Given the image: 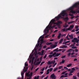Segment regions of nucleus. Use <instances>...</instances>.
Instances as JSON below:
<instances>
[{
	"label": "nucleus",
	"mask_w": 79,
	"mask_h": 79,
	"mask_svg": "<svg viewBox=\"0 0 79 79\" xmlns=\"http://www.w3.org/2000/svg\"><path fill=\"white\" fill-rule=\"evenodd\" d=\"M71 53H69L68 54V56H70V55H71Z\"/></svg>",
	"instance_id": "nucleus-58"
},
{
	"label": "nucleus",
	"mask_w": 79,
	"mask_h": 79,
	"mask_svg": "<svg viewBox=\"0 0 79 79\" xmlns=\"http://www.w3.org/2000/svg\"><path fill=\"white\" fill-rule=\"evenodd\" d=\"M63 77H64V75H62L60 77V78H62Z\"/></svg>",
	"instance_id": "nucleus-62"
},
{
	"label": "nucleus",
	"mask_w": 79,
	"mask_h": 79,
	"mask_svg": "<svg viewBox=\"0 0 79 79\" xmlns=\"http://www.w3.org/2000/svg\"><path fill=\"white\" fill-rule=\"evenodd\" d=\"M58 69V68H56L54 70V72H55L57 70V69Z\"/></svg>",
	"instance_id": "nucleus-45"
},
{
	"label": "nucleus",
	"mask_w": 79,
	"mask_h": 79,
	"mask_svg": "<svg viewBox=\"0 0 79 79\" xmlns=\"http://www.w3.org/2000/svg\"><path fill=\"white\" fill-rule=\"evenodd\" d=\"M39 76H38L37 77H35L34 79H39Z\"/></svg>",
	"instance_id": "nucleus-19"
},
{
	"label": "nucleus",
	"mask_w": 79,
	"mask_h": 79,
	"mask_svg": "<svg viewBox=\"0 0 79 79\" xmlns=\"http://www.w3.org/2000/svg\"><path fill=\"white\" fill-rule=\"evenodd\" d=\"M69 76H73V74H72L71 73H69Z\"/></svg>",
	"instance_id": "nucleus-53"
},
{
	"label": "nucleus",
	"mask_w": 79,
	"mask_h": 79,
	"mask_svg": "<svg viewBox=\"0 0 79 79\" xmlns=\"http://www.w3.org/2000/svg\"><path fill=\"white\" fill-rule=\"evenodd\" d=\"M79 30V29L78 28L75 30V31H76V32H77V31H78Z\"/></svg>",
	"instance_id": "nucleus-49"
},
{
	"label": "nucleus",
	"mask_w": 79,
	"mask_h": 79,
	"mask_svg": "<svg viewBox=\"0 0 79 79\" xmlns=\"http://www.w3.org/2000/svg\"><path fill=\"white\" fill-rule=\"evenodd\" d=\"M61 18V16L60 15L56 17L55 18V19H56V21H58L60 18Z\"/></svg>",
	"instance_id": "nucleus-4"
},
{
	"label": "nucleus",
	"mask_w": 79,
	"mask_h": 79,
	"mask_svg": "<svg viewBox=\"0 0 79 79\" xmlns=\"http://www.w3.org/2000/svg\"><path fill=\"white\" fill-rule=\"evenodd\" d=\"M53 52H50L49 53V54H50V55H52V54H53Z\"/></svg>",
	"instance_id": "nucleus-48"
},
{
	"label": "nucleus",
	"mask_w": 79,
	"mask_h": 79,
	"mask_svg": "<svg viewBox=\"0 0 79 79\" xmlns=\"http://www.w3.org/2000/svg\"><path fill=\"white\" fill-rule=\"evenodd\" d=\"M58 50V48H56V49L53 50V52H56V51H57Z\"/></svg>",
	"instance_id": "nucleus-29"
},
{
	"label": "nucleus",
	"mask_w": 79,
	"mask_h": 79,
	"mask_svg": "<svg viewBox=\"0 0 79 79\" xmlns=\"http://www.w3.org/2000/svg\"><path fill=\"white\" fill-rule=\"evenodd\" d=\"M74 18V16H72L71 17V19H73V18Z\"/></svg>",
	"instance_id": "nucleus-60"
},
{
	"label": "nucleus",
	"mask_w": 79,
	"mask_h": 79,
	"mask_svg": "<svg viewBox=\"0 0 79 79\" xmlns=\"http://www.w3.org/2000/svg\"><path fill=\"white\" fill-rule=\"evenodd\" d=\"M78 5V3H75V4L73 5L71 7H73V8L74 9V7H77V6Z\"/></svg>",
	"instance_id": "nucleus-8"
},
{
	"label": "nucleus",
	"mask_w": 79,
	"mask_h": 79,
	"mask_svg": "<svg viewBox=\"0 0 79 79\" xmlns=\"http://www.w3.org/2000/svg\"><path fill=\"white\" fill-rule=\"evenodd\" d=\"M68 37H69V33L68 34V35H67V36H66V39H68V40H69V38H68Z\"/></svg>",
	"instance_id": "nucleus-23"
},
{
	"label": "nucleus",
	"mask_w": 79,
	"mask_h": 79,
	"mask_svg": "<svg viewBox=\"0 0 79 79\" xmlns=\"http://www.w3.org/2000/svg\"><path fill=\"white\" fill-rule=\"evenodd\" d=\"M71 69L72 70H73V71H75V68L74 67V68H72Z\"/></svg>",
	"instance_id": "nucleus-42"
},
{
	"label": "nucleus",
	"mask_w": 79,
	"mask_h": 79,
	"mask_svg": "<svg viewBox=\"0 0 79 79\" xmlns=\"http://www.w3.org/2000/svg\"><path fill=\"white\" fill-rule=\"evenodd\" d=\"M49 58H52L53 57V56L52 55H49L48 56Z\"/></svg>",
	"instance_id": "nucleus-20"
},
{
	"label": "nucleus",
	"mask_w": 79,
	"mask_h": 79,
	"mask_svg": "<svg viewBox=\"0 0 79 79\" xmlns=\"http://www.w3.org/2000/svg\"><path fill=\"white\" fill-rule=\"evenodd\" d=\"M48 26L47 27H46V29H47V31H49V29L48 28Z\"/></svg>",
	"instance_id": "nucleus-33"
},
{
	"label": "nucleus",
	"mask_w": 79,
	"mask_h": 79,
	"mask_svg": "<svg viewBox=\"0 0 79 79\" xmlns=\"http://www.w3.org/2000/svg\"><path fill=\"white\" fill-rule=\"evenodd\" d=\"M47 64H52V61H50L47 62Z\"/></svg>",
	"instance_id": "nucleus-12"
},
{
	"label": "nucleus",
	"mask_w": 79,
	"mask_h": 79,
	"mask_svg": "<svg viewBox=\"0 0 79 79\" xmlns=\"http://www.w3.org/2000/svg\"><path fill=\"white\" fill-rule=\"evenodd\" d=\"M63 68V66H60L59 67V69H61Z\"/></svg>",
	"instance_id": "nucleus-39"
},
{
	"label": "nucleus",
	"mask_w": 79,
	"mask_h": 79,
	"mask_svg": "<svg viewBox=\"0 0 79 79\" xmlns=\"http://www.w3.org/2000/svg\"><path fill=\"white\" fill-rule=\"evenodd\" d=\"M36 50H37V48H35L34 50H32V53H34V51H36Z\"/></svg>",
	"instance_id": "nucleus-26"
},
{
	"label": "nucleus",
	"mask_w": 79,
	"mask_h": 79,
	"mask_svg": "<svg viewBox=\"0 0 79 79\" xmlns=\"http://www.w3.org/2000/svg\"><path fill=\"white\" fill-rule=\"evenodd\" d=\"M28 66V64L26 63H25V66Z\"/></svg>",
	"instance_id": "nucleus-35"
},
{
	"label": "nucleus",
	"mask_w": 79,
	"mask_h": 79,
	"mask_svg": "<svg viewBox=\"0 0 79 79\" xmlns=\"http://www.w3.org/2000/svg\"><path fill=\"white\" fill-rule=\"evenodd\" d=\"M75 52H78V49H76L75 50Z\"/></svg>",
	"instance_id": "nucleus-47"
},
{
	"label": "nucleus",
	"mask_w": 79,
	"mask_h": 79,
	"mask_svg": "<svg viewBox=\"0 0 79 79\" xmlns=\"http://www.w3.org/2000/svg\"><path fill=\"white\" fill-rule=\"evenodd\" d=\"M21 75L22 76H24V73L23 72H21Z\"/></svg>",
	"instance_id": "nucleus-46"
},
{
	"label": "nucleus",
	"mask_w": 79,
	"mask_h": 79,
	"mask_svg": "<svg viewBox=\"0 0 79 79\" xmlns=\"http://www.w3.org/2000/svg\"><path fill=\"white\" fill-rule=\"evenodd\" d=\"M60 48H67L68 47L66 46L63 45L62 46H60Z\"/></svg>",
	"instance_id": "nucleus-10"
},
{
	"label": "nucleus",
	"mask_w": 79,
	"mask_h": 79,
	"mask_svg": "<svg viewBox=\"0 0 79 79\" xmlns=\"http://www.w3.org/2000/svg\"><path fill=\"white\" fill-rule=\"evenodd\" d=\"M50 77L53 79H56V76H55V74L54 73H53L51 75Z\"/></svg>",
	"instance_id": "nucleus-3"
},
{
	"label": "nucleus",
	"mask_w": 79,
	"mask_h": 79,
	"mask_svg": "<svg viewBox=\"0 0 79 79\" xmlns=\"http://www.w3.org/2000/svg\"><path fill=\"white\" fill-rule=\"evenodd\" d=\"M58 23H59L58 24V25L60 26V24H62V22L59 21L58 22Z\"/></svg>",
	"instance_id": "nucleus-16"
},
{
	"label": "nucleus",
	"mask_w": 79,
	"mask_h": 79,
	"mask_svg": "<svg viewBox=\"0 0 79 79\" xmlns=\"http://www.w3.org/2000/svg\"><path fill=\"white\" fill-rule=\"evenodd\" d=\"M44 63H45V62L43 61V62H42L40 64V66L42 65V64H44Z\"/></svg>",
	"instance_id": "nucleus-34"
},
{
	"label": "nucleus",
	"mask_w": 79,
	"mask_h": 79,
	"mask_svg": "<svg viewBox=\"0 0 79 79\" xmlns=\"http://www.w3.org/2000/svg\"><path fill=\"white\" fill-rule=\"evenodd\" d=\"M65 62V60L63 59L62 60L61 63H64Z\"/></svg>",
	"instance_id": "nucleus-31"
},
{
	"label": "nucleus",
	"mask_w": 79,
	"mask_h": 79,
	"mask_svg": "<svg viewBox=\"0 0 79 79\" xmlns=\"http://www.w3.org/2000/svg\"><path fill=\"white\" fill-rule=\"evenodd\" d=\"M39 69V68H37L36 69H35V71H37Z\"/></svg>",
	"instance_id": "nucleus-57"
},
{
	"label": "nucleus",
	"mask_w": 79,
	"mask_h": 79,
	"mask_svg": "<svg viewBox=\"0 0 79 79\" xmlns=\"http://www.w3.org/2000/svg\"><path fill=\"white\" fill-rule=\"evenodd\" d=\"M64 21H65V23H66L67 22V21H68V20H69V18H68V17L65 18L64 19Z\"/></svg>",
	"instance_id": "nucleus-7"
},
{
	"label": "nucleus",
	"mask_w": 79,
	"mask_h": 79,
	"mask_svg": "<svg viewBox=\"0 0 79 79\" xmlns=\"http://www.w3.org/2000/svg\"><path fill=\"white\" fill-rule=\"evenodd\" d=\"M73 7H71L69 9V10H70L71 12L72 13H73V14H74V13H76L75 11L73 10Z\"/></svg>",
	"instance_id": "nucleus-1"
},
{
	"label": "nucleus",
	"mask_w": 79,
	"mask_h": 79,
	"mask_svg": "<svg viewBox=\"0 0 79 79\" xmlns=\"http://www.w3.org/2000/svg\"><path fill=\"white\" fill-rule=\"evenodd\" d=\"M39 44H38L37 45V44L36 45V47L37 48H38V47H39Z\"/></svg>",
	"instance_id": "nucleus-40"
},
{
	"label": "nucleus",
	"mask_w": 79,
	"mask_h": 79,
	"mask_svg": "<svg viewBox=\"0 0 79 79\" xmlns=\"http://www.w3.org/2000/svg\"><path fill=\"white\" fill-rule=\"evenodd\" d=\"M52 44V42H49V43H48V44L47 43L46 44L47 45H51Z\"/></svg>",
	"instance_id": "nucleus-30"
},
{
	"label": "nucleus",
	"mask_w": 79,
	"mask_h": 79,
	"mask_svg": "<svg viewBox=\"0 0 79 79\" xmlns=\"http://www.w3.org/2000/svg\"><path fill=\"white\" fill-rule=\"evenodd\" d=\"M74 45L73 44H72L71 45V47H74Z\"/></svg>",
	"instance_id": "nucleus-59"
},
{
	"label": "nucleus",
	"mask_w": 79,
	"mask_h": 79,
	"mask_svg": "<svg viewBox=\"0 0 79 79\" xmlns=\"http://www.w3.org/2000/svg\"><path fill=\"white\" fill-rule=\"evenodd\" d=\"M41 63V61H39V62H37L36 63V65H38V64H40Z\"/></svg>",
	"instance_id": "nucleus-17"
},
{
	"label": "nucleus",
	"mask_w": 79,
	"mask_h": 79,
	"mask_svg": "<svg viewBox=\"0 0 79 79\" xmlns=\"http://www.w3.org/2000/svg\"><path fill=\"white\" fill-rule=\"evenodd\" d=\"M75 29H77V28L79 27L78 26H75Z\"/></svg>",
	"instance_id": "nucleus-61"
},
{
	"label": "nucleus",
	"mask_w": 79,
	"mask_h": 79,
	"mask_svg": "<svg viewBox=\"0 0 79 79\" xmlns=\"http://www.w3.org/2000/svg\"><path fill=\"white\" fill-rule=\"evenodd\" d=\"M72 42H76V41H75L74 40H72Z\"/></svg>",
	"instance_id": "nucleus-55"
},
{
	"label": "nucleus",
	"mask_w": 79,
	"mask_h": 79,
	"mask_svg": "<svg viewBox=\"0 0 79 79\" xmlns=\"http://www.w3.org/2000/svg\"><path fill=\"white\" fill-rule=\"evenodd\" d=\"M72 48H73V49H75V48H77V47H72Z\"/></svg>",
	"instance_id": "nucleus-37"
},
{
	"label": "nucleus",
	"mask_w": 79,
	"mask_h": 79,
	"mask_svg": "<svg viewBox=\"0 0 79 79\" xmlns=\"http://www.w3.org/2000/svg\"><path fill=\"white\" fill-rule=\"evenodd\" d=\"M56 52H54L52 54L53 56H55V55H56Z\"/></svg>",
	"instance_id": "nucleus-32"
},
{
	"label": "nucleus",
	"mask_w": 79,
	"mask_h": 79,
	"mask_svg": "<svg viewBox=\"0 0 79 79\" xmlns=\"http://www.w3.org/2000/svg\"><path fill=\"white\" fill-rule=\"evenodd\" d=\"M60 55H61V53H56V56H59Z\"/></svg>",
	"instance_id": "nucleus-24"
},
{
	"label": "nucleus",
	"mask_w": 79,
	"mask_h": 79,
	"mask_svg": "<svg viewBox=\"0 0 79 79\" xmlns=\"http://www.w3.org/2000/svg\"><path fill=\"white\" fill-rule=\"evenodd\" d=\"M44 69H45V67H44L43 69H42V71H44Z\"/></svg>",
	"instance_id": "nucleus-44"
},
{
	"label": "nucleus",
	"mask_w": 79,
	"mask_h": 79,
	"mask_svg": "<svg viewBox=\"0 0 79 79\" xmlns=\"http://www.w3.org/2000/svg\"><path fill=\"white\" fill-rule=\"evenodd\" d=\"M32 74H33V73L32 72H31L30 74V77L28 78H27V79H31L32 77Z\"/></svg>",
	"instance_id": "nucleus-11"
},
{
	"label": "nucleus",
	"mask_w": 79,
	"mask_h": 79,
	"mask_svg": "<svg viewBox=\"0 0 79 79\" xmlns=\"http://www.w3.org/2000/svg\"><path fill=\"white\" fill-rule=\"evenodd\" d=\"M26 76L28 77H30V76H31V74H29V73H27L26 74Z\"/></svg>",
	"instance_id": "nucleus-18"
},
{
	"label": "nucleus",
	"mask_w": 79,
	"mask_h": 79,
	"mask_svg": "<svg viewBox=\"0 0 79 79\" xmlns=\"http://www.w3.org/2000/svg\"><path fill=\"white\" fill-rule=\"evenodd\" d=\"M47 30L45 29V30L44 31V32L45 33L44 34V35H47Z\"/></svg>",
	"instance_id": "nucleus-13"
},
{
	"label": "nucleus",
	"mask_w": 79,
	"mask_h": 79,
	"mask_svg": "<svg viewBox=\"0 0 79 79\" xmlns=\"http://www.w3.org/2000/svg\"><path fill=\"white\" fill-rule=\"evenodd\" d=\"M72 50L73 49H69L67 51V52H71Z\"/></svg>",
	"instance_id": "nucleus-27"
},
{
	"label": "nucleus",
	"mask_w": 79,
	"mask_h": 79,
	"mask_svg": "<svg viewBox=\"0 0 79 79\" xmlns=\"http://www.w3.org/2000/svg\"><path fill=\"white\" fill-rule=\"evenodd\" d=\"M62 32H64V31H65V29H64L62 30Z\"/></svg>",
	"instance_id": "nucleus-54"
},
{
	"label": "nucleus",
	"mask_w": 79,
	"mask_h": 79,
	"mask_svg": "<svg viewBox=\"0 0 79 79\" xmlns=\"http://www.w3.org/2000/svg\"><path fill=\"white\" fill-rule=\"evenodd\" d=\"M33 63H34V60H32L31 61V65H32V64H33Z\"/></svg>",
	"instance_id": "nucleus-52"
},
{
	"label": "nucleus",
	"mask_w": 79,
	"mask_h": 79,
	"mask_svg": "<svg viewBox=\"0 0 79 79\" xmlns=\"http://www.w3.org/2000/svg\"><path fill=\"white\" fill-rule=\"evenodd\" d=\"M61 33H60L59 34V35L57 36V38L59 39V38H60L61 37Z\"/></svg>",
	"instance_id": "nucleus-14"
},
{
	"label": "nucleus",
	"mask_w": 79,
	"mask_h": 79,
	"mask_svg": "<svg viewBox=\"0 0 79 79\" xmlns=\"http://www.w3.org/2000/svg\"><path fill=\"white\" fill-rule=\"evenodd\" d=\"M75 68L76 69H79V68L77 67H75Z\"/></svg>",
	"instance_id": "nucleus-56"
},
{
	"label": "nucleus",
	"mask_w": 79,
	"mask_h": 79,
	"mask_svg": "<svg viewBox=\"0 0 79 79\" xmlns=\"http://www.w3.org/2000/svg\"><path fill=\"white\" fill-rule=\"evenodd\" d=\"M69 42H70V41H66L65 42V44H67V43H69Z\"/></svg>",
	"instance_id": "nucleus-38"
},
{
	"label": "nucleus",
	"mask_w": 79,
	"mask_h": 79,
	"mask_svg": "<svg viewBox=\"0 0 79 79\" xmlns=\"http://www.w3.org/2000/svg\"><path fill=\"white\" fill-rule=\"evenodd\" d=\"M71 65H72V64H70L67 65V66L68 67H70V66H71Z\"/></svg>",
	"instance_id": "nucleus-22"
},
{
	"label": "nucleus",
	"mask_w": 79,
	"mask_h": 79,
	"mask_svg": "<svg viewBox=\"0 0 79 79\" xmlns=\"http://www.w3.org/2000/svg\"><path fill=\"white\" fill-rule=\"evenodd\" d=\"M74 73V70H71L70 71V73Z\"/></svg>",
	"instance_id": "nucleus-41"
},
{
	"label": "nucleus",
	"mask_w": 79,
	"mask_h": 79,
	"mask_svg": "<svg viewBox=\"0 0 79 79\" xmlns=\"http://www.w3.org/2000/svg\"><path fill=\"white\" fill-rule=\"evenodd\" d=\"M55 19H53L51 20L50 23H52H52H53L55 22Z\"/></svg>",
	"instance_id": "nucleus-25"
},
{
	"label": "nucleus",
	"mask_w": 79,
	"mask_h": 79,
	"mask_svg": "<svg viewBox=\"0 0 79 79\" xmlns=\"http://www.w3.org/2000/svg\"><path fill=\"white\" fill-rule=\"evenodd\" d=\"M72 32H75V30H72Z\"/></svg>",
	"instance_id": "nucleus-63"
},
{
	"label": "nucleus",
	"mask_w": 79,
	"mask_h": 79,
	"mask_svg": "<svg viewBox=\"0 0 79 79\" xmlns=\"http://www.w3.org/2000/svg\"><path fill=\"white\" fill-rule=\"evenodd\" d=\"M42 42H41V44H40L39 46V48H42Z\"/></svg>",
	"instance_id": "nucleus-21"
},
{
	"label": "nucleus",
	"mask_w": 79,
	"mask_h": 79,
	"mask_svg": "<svg viewBox=\"0 0 79 79\" xmlns=\"http://www.w3.org/2000/svg\"><path fill=\"white\" fill-rule=\"evenodd\" d=\"M25 68H26V67H24V69L23 70V72H24V73H25V72H26V71H27V69L28 68V67H26L25 69Z\"/></svg>",
	"instance_id": "nucleus-6"
},
{
	"label": "nucleus",
	"mask_w": 79,
	"mask_h": 79,
	"mask_svg": "<svg viewBox=\"0 0 79 79\" xmlns=\"http://www.w3.org/2000/svg\"><path fill=\"white\" fill-rule=\"evenodd\" d=\"M44 37H42L40 40V42H42V44L45 42V41H44Z\"/></svg>",
	"instance_id": "nucleus-9"
},
{
	"label": "nucleus",
	"mask_w": 79,
	"mask_h": 79,
	"mask_svg": "<svg viewBox=\"0 0 79 79\" xmlns=\"http://www.w3.org/2000/svg\"><path fill=\"white\" fill-rule=\"evenodd\" d=\"M61 15L62 16H64L65 15L66 16H68V14L65 11H63L62 13H61Z\"/></svg>",
	"instance_id": "nucleus-2"
},
{
	"label": "nucleus",
	"mask_w": 79,
	"mask_h": 79,
	"mask_svg": "<svg viewBox=\"0 0 79 79\" xmlns=\"http://www.w3.org/2000/svg\"><path fill=\"white\" fill-rule=\"evenodd\" d=\"M70 27L71 29H73V28L74 27V25H72L70 26Z\"/></svg>",
	"instance_id": "nucleus-15"
},
{
	"label": "nucleus",
	"mask_w": 79,
	"mask_h": 79,
	"mask_svg": "<svg viewBox=\"0 0 79 79\" xmlns=\"http://www.w3.org/2000/svg\"><path fill=\"white\" fill-rule=\"evenodd\" d=\"M65 57H66V56L64 55V56H63L62 57V58H65Z\"/></svg>",
	"instance_id": "nucleus-64"
},
{
	"label": "nucleus",
	"mask_w": 79,
	"mask_h": 79,
	"mask_svg": "<svg viewBox=\"0 0 79 79\" xmlns=\"http://www.w3.org/2000/svg\"><path fill=\"white\" fill-rule=\"evenodd\" d=\"M52 70H53V68H51L50 69L49 71L50 72H52Z\"/></svg>",
	"instance_id": "nucleus-36"
},
{
	"label": "nucleus",
	"mask_w": 79,
	"mask_h": 79,
	"mask_svg": "<svg viewBox=\"0 0 79 79\" xmlns=\"http://www.w3.org/2000/svg\"><path fill=\"white\" fill-rule=\"evenodd\" d=\"M47 58V55L46 54L44 56V58L45 59V58Z\"/></svg>",
	"instance_id": "nucleus-43"
},
{
	"label": "nucleus",
	"mask_w": 79,
	"mask_h": 79,
	"mask_svg": "<svg viewBox=\"0 0 79 79\" xmlns=\"http://www.w3.org/2000/svg\"><path fill=\"white\" fill-rule=\"evenodd\" d=\"M55 63V60L52 61V63L53 64H54Z\"/></svg>",
	"instance_id": "nucleus-28"
},
{
	"label": "nucleus",
	"mask_w": 79,
	"mask_h": 79,
	"mask_svg": "<svg viewBox=\"0 0 79 79\" xmlns=\"http://www.w3.org/2000/svg\"><path fill=\"white\" fill-rule=\"evenodd\" d=\"M70 29H71V28L70 27H69V28H68V29H66V30H68V31H69V30H70Z\"/></svg>",
	"instance_id": "nucleus-51"
},
{
	"label": "nucleus",
	"mask_w": 79,
	"mask_h": 79,
	"mask_svg": "<svg viewBox=\"0 0 79 79\" xmlns=\"http://www.w3.org/2000/svg\"><path fill=\"white\" fill-rule=\"evenodd\" d=\"M68 25H64V27H68Z\"/></svg>",
	"instance_id": "nucleus-50"
},
{
	"label": "nucleus",
	"mask_w": 79,
	"mask_h": 79,
	"mask_svg": "<svg viewBox=\"0 0 79 79\" xmlns=\"http://www.w3.org/2000/svg\"><path fill=\"white\" fill-rule=\"evenodd\" d=\"M73 39L74 40H76L75 42H76V43H79V40L77 39V38L75 37Z\"/></svg>",
	"instance_id": "nucleus-5"
}]
</instances>
